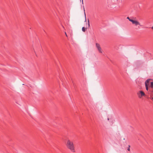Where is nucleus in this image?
<instances>
[{
  "label": "nucleus",
  "mask_w": 153,
  "mask_h": 153,
  "mask_svg": "<svg viewBox=\"0 0 153 153\" xmlns=\"http://www.w3.org/2000/svg\"><path fill=\"white\" fill-rule=\"evenodd\" d=\"M66 146L67 148L71 152H75V148L72 140L69 139L67 140Z\"/></svg>",
  "instance_id": "f257e3e1"
},
{
  "label": "nucleus",
  "mask_w": 153,
  "mask_h": 153,
  "mask_svg": "<svg viewBox=\"0 0 153 153\" xmlns=\"http://www.w3.org/2000/svg\"><path fill=\"white\" fill-rule=\"evenodd\" d=\"M130 21L132 22L133 24H134L135 25H140V23L137 21L134 20H130Z\"/></svg>",
  "instance_id": "f03ea898"
},
{
  "label": "nucleus",
  "mask_w": 153,
  "mask_h": 153,
  "mask_svg": "<svg viewBox=\"0 0 153 153\" xmlns=\"http://www.w3.org/2000/svg\"><path fill=\"white\" fill-rule=\"evenodd\" d=\"M96 47L97 48L99 51L100 53H102V51L101 50V48L100 46V45L98 43H96Z\"/></svg>",
  "instance_id": "7ed1b4c3"
},
{
  "label": "nucleus",
  "mask_w": 153,
  "mask_h": 153,
  "mask_svg": "<svg viewBox=\"0 0 153 153\" xmlns=\"http://www.w3.org/2000/svg\"><path fill=\"white\" fill-rule=\"evenodd\" d=\"M139 92L141 94V97L144 96L145 95V94L143 91H140Z\"/></svg>",
  "instance_id": "20e7f679"
},
{
  "label": "nucleus",
  "mask_w": 153,
  "mask_h": 153,
  "mask_svg": "<svg viewBox=\"0 0 153 153\" xmlns=\"http://www.w3.org/2000/svg\"><path fill=\"white\" fill-rule=\"evenodd\" d=\"M150 80L149 79H147L145 82V85H146V83L147 84V83L149 82Z\"/></svg>",
  "instance_id": "39448f33"
},
{
  "label": "nucleus",
  "mask_w": 153,
  "mask_h": 153,
  "mask_svg": "<svg viewBox=\"0 0 153 153\" xmlns=\"http://www.w3.org/2000/svg\"><path fill=\"white\" fill-rule=\"evenodd\" d=\"M90 27V22H89V20L88 19V28H89Z\"/></svg>",
  "instance_id": "423d86ee"
},
{
  "label": "nucleus",
  "mask_w": 153,
  "mask_h": 153,
  "mask_svg": "<svg viewBox=\"0 0 153 153\" xmlns=\"http://www.w3.org/2000/svg\"><path fill=\"white\" fill-rule=\"evenodd\" d=\"M145 85V87H146V89L147 91H148V86L147 84H146V85Z\"/></svg>",
  "instance_id": "0eeeda50"
},
{
  "label": "nucleus",
  "mask_w": 153,
  "mask_h": 153,
  "mask_svg": "<svg viewBox=\"0 0 153 153\" xmlns=\"http://www.w3.org/2000/svg\"><path fill=\"white\" fill-rule=\"evenodd\" d=\"M150 87L151 88H153V82H151V83Z\"/></svg>",
  "instance_id": "6e6552de"
},
{
  "label": "nucleus",
  "mask_w": 153,
  "mask_h": 153,
  "mask_svg": "<svg viewBox=\"0 0 153 153\" xmlns=\"http://www.w3.org/2000/svg\"><path fill=\"white\" fill-rule=\"evenodd\" d=\"M82 30L83 32H85V28L84 27H83L82 28Z\"/></svg>",
  "instance_id": "1a4fd4ad"
},
{
  "label": "nucleus",
  "mask_w": 153,
  "mask_h": 153,
  "mask_svg": "<svg viewBox=\"0 0 153 153\" xmlns=\"http://www.w3.org/2000/svg\"><path fill=\"white\" fill-rule=\"evenodd\" d=\"M110 120H111V123H114V121L113 120H112L111 119H110Z\"/></svg>",
  "instance_id": "9d476101"
},
{
  "label": "nucleus",
  "mask_w": 153,
  "mask_h": 153,
  "mask_svg": "<svg viewBox=\"0 0 153 153\" xmlns=\"http://www.w3.org/2000/svg\"><path fill=\"white\" fill-rule=\"evenodd\" d=\"M130 146L129 145L128 146V149H127L129 151H130Z\"/></svg>",
  "instance_id": "9b49d317"
},
{
  "label": "nucleus",
  "mask_w": 153,
  "mask_h": 153,
  "mask_svg": "<svg viewBox=\"0 0 153 153\" xmlns=\"http://www.w3.org/2000/svg\"><path fill=\"white\" fill-rule=\"evenodd\" d=\"M127 19H128L130 21V20H132V19H130L128 17H127Z\"/></svg>",
  "instance_id": "f8f14e48"
},
{
  "label": "nucleus",
  "mask_w": 153,
  "mask_h": 153,
  "mask_svg": "<svg viewBox=\"0 0 153 153\" xmlns=\"http://www.w3.org/2000/svg\"><path fill=\"white\" fill-rule=\"evenodd\" d=\"M84 14H85V21H86V15H85V10L84 9Z\"/></svg>",
  "instance_id": "ddd939ff"
},
{
  "label": "nucleus",
  "mask_w": 153,
  "mask_h": 153,
  "mask_svg": "<svg viewBox=\"0 0 153 153\" xmlns=\"http://www.w3.org/2000/svg\"><path fill=\"white\" fill-rule=\"evenodd\" d=\"M65 35H66V36H67V35L66 33V32H65Z\"/></svg>",
  "instance_id": "4468645a"
},
{
  "label": "nucleus",
  "mask_w": 153,
  "mask_h": 153,
  "mask_svg": "<svg viewBox=\"0 0 153 153\" xmlns=\"http://www.w3.org/2000/svg\"><path fill=\"white\" fill-rule=\"evenodd\" d=\"M107 120L108 121L109 120V118H108Z\"/></svg>",
  "instance_id": "2eb2a0df"
},
{
  "label": "nucleus",
  "mask_w": 153,
  "mask_h": 153,
  "mask_svg": "<svg viewBox=\"0 0 153 153\" xmlns=\"http://www.w3.org/2000/svg\"><path fill=\"white\" fill-rule=\"evenodd\" d=\"M152 29H153V26L152 27Z\"/></svg>",
  "instance_id": "dca6fc26"
},
{
  "label": "nucleus",
  "mask_w": 153,
  "mask_h": 153,
  "mask_svg": "<svg viewBox=\"0 0 153 153\" xmlns=\"http://www.w3.org/2000/svg\"><path fill=\"white\" fill-rule=\"evenodd\" d=\"M82 4L83 3V0H82Z\"/></svg>",
  "instance_id": "f3484780"
},
{
  "label": "nucleus",
  "mask_w": 153,
  "mask_h": 153,
  "mask_svg": "<svg viewBox=\"0 0 153 153\" xmlns=\"http://www.w3.org/2000/svg\"><path fill=\"white\" fill-rule=\"evenodd\" d=\"M152 99H153V97L152 98Z\"/></svg>",
  "instance_id": "a211bd4d"
}]
</instances>
